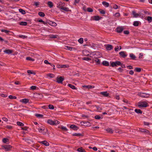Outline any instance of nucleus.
Instances as JSON below:
<instances>
[{"label":"nucleus","mask_w":152,"mask_h":152,"mask_svg":"<svg viewBox=\"0 0 152 152\" xmlns=\"http://www.w3.org/2000/svg\"><path fill=\"white\" fill-rule=\"evenodd\" d=\"M100 94L105 97H107L109 95V94L107 91L101 92Z\"/></svg>","instance_id":"17"},{"label":"nucleus","mask_w":152,"mask_h":152,"mask_svg":"<svg viewBox=\"0 0 152 152\" xmlns=\"http://www.w3.org/2000/svg\"><path fill=\"white\" fill-rule=\"evenodd\" d=\"M3 149L4 150L6 151H8L11 150L12 146L10 145H4L2 146Z\"/></svg>","instance_id":"6"},{"label":"nucleus","mask_w":152,"mask_h":152,"mask_svg":"<svg viewBox=\"0 0 152 152\" xmlns=\"http://www.w3.org/2000/svg\"><path fill=\"white\" fill-rule=\"evenodd\" d=\"M83 87L88 88H92V86H83Z\"/></svg>","instance_id":"57"},{"label":"nucleus","mask_w":152,"mask_h":152,"mask_svg":"<svg viewBox=\"0 0 152 152\" xmlns=\"http://www.w3.org/2000/svg\"><path fill=\"white\" fill-rule=\"evenodd\" d=\"M101 18L99 16L97 15L94 16L92 17L91 19L93 20L98 21L100 20Z\"/></svg>","instance_id":"9"},{"label":"nucleus","mask_w":152,"mask_h":152,"mask_svg":"<svg viewBox=\"0 0 152 152\" xmlns=\"http://www.w3.org/2000/svg\"><path fill=\"white\" fill-rule=\"evenodd\" d=\"M113 8L115 9H117L120 8V6H118L116 4H114L113 6Z\"/></svg>","instance_id":"44"},{"label":"nucleus","mask_w":152,"mask_h":152,"mask_svg":"<svg viewBox=\"0 0 152 152\" xmlns=\"http://www.w3.org/2000/svg\"><path fill=\"white\" fill-rule=\"evenodd\" d=\"M27 72L29 74H31L33 75H35L36 74V73L35 72H34L30 70H28L27 71Z\"/></svg>","instance_id":"41"},{"label":"nucleus","mask_w":152,"mask_h":152,"mask_svg":"<svg viewBox=\"0 0 152 152\" xmlns=\"http://www.w3.org/2000/svg\"><path fill=\"white\" fill-rule=\"evenodd\" d=\"M120 49H119V47L118 46H117L115 48V51L117 52L118 50L121 49V46L120 47Z\"/></svg>","instance_id":"38"},{"label":"nucleus","mask_w":152,"mask_h":152,"mask_svg":"<svg viewBox=\"0 0 152 152\" xmlns=\"http://www.w3.org/2000/svg\"><path fill=\"white\" fill-rule=\"evenodd\" d=\"M67 86L72 89L77 90V88H76L75 86L72 84H68Z\"/></svg>","instance_id":"20"},{"label":"nucleus","mask_w":152,"mask_h":152,"mask_svg":"<svg viewBox=\"0 0 152 152\" xmlns=\"http://www.w3.org/2000/svg\"><path fill=\"white\" fill-rule=\"evenodd\" d=\"M99 54V53L96 52L95 54H93V60L97 64H99L100 63V60L97 58V55Z\"/></svg>","instance_id":"4"},{"label":"nucleus","mask_w":152,"mask_h":152,"mask_svg":"<svg viewBox=\"0 0 152 152\" xmlns=\"http://www.w3.org/2000/svg\"><path fill=\"white\" fill-rule=\"evenodd\" d=\"M44 63L45 64H50L52 66V67H53V69H55V66L53 65V64H51V63H50L47 60H45L44 61Z\"/></svg>","instance_id":"21"},{"label":"nucleus","mask_w":152,"mask_h":152,"mask_svg":"<svg viewBox=\"0 0 152 152\" xmlns=\"http://www.w3.org/2000/svg\"><path fill=\"white\" fill-rule=\"evenodd\" d=\"M138 95L142 98H148L149 96V94H148L140 92L138 93Z\"/></svg>","instance_id":"7"},{"label":"nucleus","mask_w":152,"mask_h":152,"mask_svg":"<svg viewBox=\"0 0 152 152\" xmlns=\"http://www.w3.org/2000/svg\"><path fill=\"white\" fill-rule=\"evenodd\" d=\"M0 95L1 96L4 97H6L7 96V95L6 94L3 93H0Z\"/></svg>","instance_id":"59"},{"label":"nucleus","mask_w":152,"mask_h":152,"mask_svg":"<svg viewBox=\"0 0 152 152\" xmlns=\"http://www.w3.org/2000/svg\"><path fill=\"white\" fill-rule=\"evenodd\" d=\"M138 107L140 108L146 107L148 106L147 102L145 101H141L139 102L137 104Z\"/></svg>","instance_id":"3"},{"label":"nucleus","mask_w":152,"mask_h":152,"mask_svg":"<svg viewBox=\"0 0 152 152\" xmlns=\"http://www.w3.org/2000/svg\"><path fill=\"white\" fill-rule=\"evenodd\" d=\"M38 132L42 133L43 135H48V136H50V133L48 132L47 129L43 126L38 128Z\"/></svg>","instance_id":"2"},{"label":"nucleus","mask_w":152,"mask_h":152,"mask_svg":"<svg viewBox=\"0 0 152 152\" xmlns=\"http://www.w3.org/2000/svg\"><path fill=\"white\" fill-rule=\"evenodd\" d=\"M139 21H134L133 23V25L135 26H137L139 25Z\"/></svg>","instance_id":"34"},{"label":"nucleus","mask_w":152,"mask_h":152,"mask_svg":"<svg viewBox=\"0 0 152 152\" xmlns=\"http://www.w3.org/2000/svg\"><path fill=\"white\" fill-rule=\"evenodd\" d=\"M135 70L137 72H140L141 71V69L139 68L136 67L135 68Z\"/></svg>","instance_id":"53"},{"label":"nucleus","mask_w":152,"mask_h":152,"mask_svg":"<svg viewBox=\"0 0 152 152\" xmlns=\"http://www.w3.org/2000/svg\"><path fill=\"white\" fill-rule=\"evenodd\" d=\"M40 3L38 2H34V5L36 6H38L39 5Z\"/></svg>","instance_id":"63"},{"label":"nucleus","mask_w":152,"mask_h":152,"mask_svg":"<svg viewBox=\"0 0 152 152\" xmlns=\"http://www.w3.org/2000/svg\"><path fill=\"white\" fill-rule=\"evenodd\" d=\"M102 64L106 66H108L109 65V62L106 61H104L102 63Z\"/></svg>","instance_id":"24"},{"label":"nucleus","mask_w":152,"mask_h":152,"mask_svg":"<svg viewBox=\"0 0 152 152\" xmlns=\"http://www.w3.org/2000/svg\"><path fill=\"white\" fill-rule=\"evenodd\" d=\"M73 135L75 136L79 137L81 135V134L78 133H74L72 134Z\"/></svg>","instance_id":"48"},{"label":"nucleus","mask_w":152,"mask_h":152,"mask_svg":"<svg viewBox=\"0 0 152 152\" xmlns=\"http://www.w3.org/2000/svg\"><path fill=\"white\" fill-rule=\"evenodd\" d=\"M106 131L109 133H112L113 132V130L110 128H108L106 129Z\"/></svg>","instance_id":"32"},{"label":"nucleus","mask_w":152,"mask_h":152,"mask_svg":"<svg viewBox=\"0 0 152 152\" xmlns=\"http://www.w3.org/2000/svg\"><path fill=\"white\" fill-rule=\"evenodd\" d=\"M145 19L147 20L149 23L151 22L152 21V17L151 16H147L145 18Z\"/></svg>","instance_id":"23"},{"label":"nucleus","mask_w":152,"mask_h":152,"mask_svg":"<svg viewBox=\"0 0 152 152\" xmlns=\"http://www.w3.org/2000/svg\"><path fill=\"white\" fill-rule=\"evenodd\" d=\"M27 23L25 21H22L20 22L19 23V25L23 26H26L27 25Z\"/></svg>","instance_id":"28"},{"label":"nucleus","mask_w":152,"mask_h":152,"mask_svg":"<svg viewBox=\"0 0 152 152\" xmlns=\"http://www.w3.org/2000/svg\"><path fill=\"white\" fill-rule=\"evenodd\" d=\"M69 66L67 65H61L58 64L57 65V67L58 68H66L68 67Z\"/></svg>","instance_id":"13"},{"label":"nucleus","mask_w":152,"mask_h":152,"mask_svg":"<svg viewBox=\"0 0 152 152\" xmlns=\"http://www.w3.org/2000/svg\"><path fill=\"white\" fill-rule=\"evenodd\" d=\"M5 127L6 128L9 129H11L12 128V126H5Z\"/></svg>","instance_id":"54"},{"label":"nucleus","mask_w":152,"mask_h":152,"mask_svg":"<svg viewBox=\"0 0 152 152\" xmlns=\"http://www.w3.org/2000/svg\"><path fill=\"white\" fill-rule=\"evenodd\" d=\"M83 123L84 124H86V126H90V123L88 122H84Z\"/></svg>","instance_id":"60"},{"label":"nucleus","mask_w":152,"mask_h":152,"mask_svg":"<svg viewBox=\"0 0 152 152\" xmlns=\"http://www.w3.org/2000/svg\"><path fill=\"white\" fill-rule=\"evenodd\" d=\"M134 111L135 112L137 113H142V111L141 110H140L139 109H135L134 110Z\"/></svg>","instance_id":"35"},{"label":"nucleus","mask_w":152,"mask_h":152,"mask_svg":"<svg viewBox=\"0 0 152 152\" xmlns=\"http://www.w3.org/2000/svg\"><path fill=\"white\" fill-rule=\"evenodd\" d=\"M7 138H4L3 139V142L4 143H6L7 142Z\"/></svg>","instance_id":"61"},{"label":"nucleus","mask_w":152,"mask_h":152,"mask_svg":"<svg viewBox=\"0 0 152 152\" xmlns=\"http://www.w3.org/2000/svg\"><path fill=\"white\" fill-rule=\"evenodd\" d=\"M37 87L36 86H33L30 87V89L31 90H35L36 89Z\"/></svg>","instance_id":"51"},{"label":"nucleus","mask_w":152,"mask_h":152,"mask_svg":"<svg viewBox=\"0 0 152 152\" xmlns=\"http://www.w3.org/2000/svg\"><path fill=\"white\" fill-rule=\"evenodd\" d=\"M70 128L74 130H77L78 129V127L74 125H72L70 126Z\"/></svg>","instance_id":"18"},{"label":"nucleus","mask_w":152,"mask_h":152,"mask_svg":"<svg viewBox=\"0 0 152 152\" xmlns=\"http://www.w3.org/2000/svg\"><path fill=\"white\" fill-rule=\"evenodd\" d=\"M47 4L50 8H52L53 5V3L51 1H48L47 3Z\"/></svg>","instance_id":"25"},{"label":"nucleus","mask_w":152,"mask_h":152,"mask_svg":"<svg viewBox=\"0 0 152 152\" xmlns=\"http://www.w3.org/2000/svg\"><path fill=\"white\" fill-rule=\"evenodd\" d=\"M96 108L98 111H100L102 110V108L99 106H96Z\"/></svg>","instance_id":"62"},{"label":"nucleus","mask_w":152,"mask_h":152,"mask_svg":"<svg viewBox=\"0 0 152 152\" xmlns=\"http://www.w3.org/2000/svg\"><path fill=\"white\" fill-rule=\"evenodd\" d=\"M39 142L45 146H48L49 145V142L45 140L40 141Z\"/></svg>","instance_id":"16"},{"label":"nucleus","mask_w":152,"mask_h":152,"mask_svg":"<svg viewBox=\"0 0 152 152\" xmlns=\"http://www.w3.org/2000/svg\"><path fill=\"white\" fill-rule=\"evenodd\" d=\"M2 119L5 122H7L8 121V119L6 117H3L2 118Z\"/></svg>","instance_id":"64"},{"label":"nucleus","mask_w":152,"mask_h":152,"mask_svg":"<svg viewBox=\"0 0 152 152\" xmlns=\"http://www.w3.org/2000/svg\"><path fill=\"white\" fill-rule=\"evenodd\" d=\"M106 49L108 50H111L113 48L112 46L110 45H108L106 47Z\"/></svg>","instance_id":"27"},{"label":"nucleus","mask_w":152,"mask_h":152,"mask_svg":"<svg viewBox=\"0 0 152 152\" xmlns=\"http://www.w3.org/2000/svg\"><path fill=\"white\" fill-rule=\"evenodd\" d=\"M99 10L100 13L101 14H104L105 13V11L99 9Z\"/></svg>","instance_id":"46"},{"label":"nucleus","mask_w":152,"mask_h":152,"mask_svg":"<svg viewBox=\"0 0 152 152\" xmlns=\"http://www.w3.org/2000/svg\"><path fill=\"white\" fill-rule=\"evenodd\" d=\"M140 131L142 132H143L145 133H148L149 131L146 129H141V130H140Z\"/></svg>","instance_id":"52"},{"label":"nucleus","mask_w":152,"mask_h":152,"mask_svg":"<svg viewBox=\"0 0 152 152\" xmlns=\"http://www.w3.org/2000/svg\"><path fill=\"white\" fill-rule=\"evenodd\" d=\"M9 98L10 99H16L17 97L15 96H12L11 95H9Z\"/></svg>","instance_id":"49"},{"label":"nucleus","mask_w":152,"mask_h":152,"mask_svg":"<svg viewBox=\"0 0 152 152\" xmlns=\"http://www.w3.org/2000/svg\"><path fill=\"white\" fill-rule=\"evenodd\" d=\"M17 124L18 125L20 126H23L24 125V124L23 123L19 121H18L17 122Z\"/></svg>","instance_id":"40"},{"label":"nucleus","mask_w":152,"mask_h":152,"mask_svg":"<svg viewBox=\"0 0 152 152\" xmlns=\"http://www.w3.org/2000/svg\"><path fill=\"white\" fill-rule=\"evenodd\" d=\"M48 108L50 109V110H53L54 109V106L52 104H49L48 105Z\"/></svg>","instance_id":"39"},{"label":"nucleus","mask_w":152,"mask_h":152,"mask_svg":"<svg viewBox=\"0 0 152 152\" xmlns=\"http://www.w3.org/2000/svg\"><path fill=\"white\" fill-rule=\"evenodd\" d=\"M126 52L124 51H121L119 53L120 55L123 58H125L127 56Z\"/></svg>","instance_id":"14"},{"label":"nucleus","mask_w":152,"mask_h":152,"mask_svg":"<svg viewBox=\"0 0 152 152\" xmlns=\"http://www.w3.org/2000/svg\"><path fill=\"white\" fill-rule=\"evenodd\" d=\"M82 59L86 61H88L91 60V59L90 58L87 57L83 58Z\"/></svg>","instance_id":"45"},{"label":"nucleus","mask_w":152,"mask_h":152,"mask_svg":"<svg viewBox=\"0 0 152 152\" xmlns=\"http://www.w3.org/2000/svg\"><path fill=\"white\" fill-rule=\"evenodd\" d=\"M47 122L48 124L52 125L58 124L59 123V122L56 120L53 121L50 119L48 120L47 121Z\"/></svg>","instance_id":"5"},{"label":"nucleus","mask_w":152,"mask_h":152,"mask_svg":"<svg viewBox=\"0 0 152 152\" xmlns=\"http://www.w3.org/2000/svg\"><path fill=\"white\" fill-rule=\"evenodd\" d=\"M124 30L123 27L122 26H119L117 27L116 30L118 33L121 32Z\"/></svg>","instance_id":"11"},{"label":"nucleus","mask_w":152,"mask_h":152,"mask_svg":"<svg viewBox=\"0 0 152 152\" xmlns=\"http://www.w3.org/2000/svg\"><path fill=\"white\" fill-rule=\"evenodd\" d=\"M35 116L38 118H42L43 117V115L39 114H36Z\"/></svg>","instance_id":"31"},{"label":"nucleus","mask_w":152,"mask_h":152,"mask_svg":"<svg viewBox=\"0 0 152 152\" xmlns=\"http://www.w3.org/2000/svg\"><path fill=\"white\" fill-rule=\"evenodd\" d=\"M49 24L50 25L54 27L56 26L57 25V24L55 22L51 21L49 22Z\"/></svg>","instance_id":"22"},{"label":"nucleus","mask_w":152,"mask_h":152,"mask_svg":"<svg viewBox=\"0 0 152 152\" xmlns=\"http://www.w3.org/2000/svg\"><path fill=\"white\" fill-rule=\"evenodd\" d=\"M114 16L118 17L120 16V14L119 12L116 13L114 14Z\"/></svg>","instance_id":"55"},{"label":"nucleus","mask_w":152,"mask_h":152,"mask_svg":"<svg viewBox=\"0 0 152 152\" xmlns=\"http://www.w3.org/2000/svg\"><path fill=\"white\" fill-rule=\"evenodd\" d=\"M132 14L133 15V16L134 18H137L140 16V14L136 13L134 11H133L132 12Z\"/></svg>","instance_id":"15"},{"label":"nucleus","mask_w":152,"mask_h":152,"mask_svg":"<svg viewBox=\"0 0 152 152\" xmlns=\"http://www.w3.org/2000/svg\"><path fill=\"white\" fill-rule=\"evenodd\" d=\"M87 10L88 12H91L93 11V9L90 8H88L87 9Z\"/></svg>","instance_id":"56"},{"label":"nucleus","mask_w":152,"mask_h":152,"mask_svg":"<svg viewBox=\"0 0 152 152\" xmlns=\"http://www.w3.org/2000/svg\"><path fill=\"white\" fill-rule=\"evenodd\" d=\"M26 60L29 61H34V59L31 58L30 57H28L26 58Z\"/></svg>","instance_id":"50"},{"label":"nucleus","mask_w":152,"mask_h":152,"mask_svg":"<svg viewBox=\"0 0 152 152\" xmlns=\"http://www.w3.org/2000/svg\"><path fill=\"white\" fill-rule=\"evenodd\" d=\"M129 56L132 59H134L136 58L135 56L132 53L130 54Z\"/></svg>","instance_id":"33"},{"label":"nucleus","mask_w":152,"mask_h":152,"mask_svg":"<svg viewBox=\"0 0 152 152\" xmlns=\"http://www.w3.org/2000/svg\"><path fill=\"white\" fill-rule=\"evenodd\" d=\"M65 4V3L60 1L57 4V7L66 12L69 11V8L64 7Z\"/></svg>","instance_id":"1"},{"label":"nucleus","mask_w":152,"mask_h":152,"mask_svg":"<svg viewBox=\"0 0 152 152\" xmlns=\"http://www.w3.org/2000/svg\"><path fill=\"white\" fill-rule=\"evenodd\" d=\"M47 75L48 77L51 78H53L55 76L54 75L52 74H48Z\"/></svg>","instance_id":"42"},{"label":"nucleus","mask_w":152,"mask_h":152,"mask_svg":"<svg viewBox=\"0 0 152 152\" xmlns=\"http://www.w3.org/2000/svg\"><path fill=\"white\" fill-rule=\"evenodd\" d=\"M77 151L78 152H86L85 150L82 147L78 148Z\"/></svg>","instance_id":"26"},{"label":"nucleus","mask_w":152,"mask_h":152,"mask_svg":"<svg viewBox=\"0 0 152 152\" xmlns=\"http://www.w3.org/2000/svg\"><path fill=\"white\" fill-rule=\"evenodd\" d=\"M1 31L2 32H4L6 34H8L10 31L8 30H5V29H1Z\"/></svg>","instance_id":"37"},{"label":"nucleus","mask_w":152,"mask_h":152,"mask_svg":"<svg viewBox=\"0 0 152 152\" xmlns=\"http://www.w3.org/2000/svg\"><path fill=\"white\" fill-rule=\"evenodd\" d=\"M4 52L6 54H10L12 52V51L10 49H7L4 50Z\"/></svg>","instance_id":"19"},{"label":"nucleus","mask_w":152,"mask_h":152,"mask_svg":"<svg viewBox=\"0 0 152 152\" xmlns=\"http://www.w3.org/2000/svg\"><path fill=\"white\" fill-rule=\"evenodd\" d=\"M29 99H21L20 100V102H22L23 103L27 104L29 102Z\"/></svg>","instance_id":"12"},{"label":"nucleus","mask_w":152,"mask_h":152,"mask_svg":"<svg viewBox=\"0 0 152 152\" xmlns=\"http://www.w3.org/2000/svg\"><path fill=\"white\" fill-rule=\"evenodd\" d=\"M95 118L96 119H99L101 118V117L99 115H96L95 116Z\"/></svg>","instance_id":"58"},{"label":"nucleus","mask_w":152,"mask_h":152,"mask_svg":"<svg viewBox=\"0 0 152 152\" xmlns=\"http://www.w3.org/2000/svg\"><path fill=\"white\" fill-rule=\"evenodd\" d=\"M19 12L22 14H25L26 13L25 11L23 9H20L19 10Z\"/></svg>","instance_id":"36"},{"label":"nucleus","mask_w":152,"mask_h":152,"mask_svg":"<svg viewBox=\"0 0 152 152\" xmlns=\"http://www.w3.org/2000/svg\"><path fill=\"white\" fill-rule=\"evenodd\" d=\"M121 62L119 61H116L115 62H113L111 64V66L113 67L117 66L118 65H120Z\"/></svg>","instance_id":"8"},{"label":"nucleus","mask_w":152,"mask_h":152,"mask_svg":"<svg viewBox=\"0 0 152 152\" xmlns=\"http://www.w3.org/2000/svg\"><path fill=\"white\" fill-rule=\"evenodd\" d=\"M38 15L41 17H44L45 16L44 13L42 12H39Z\"/></svg>","instance_id":"43"},{"label":"nucleus","mask_w":152,"mask_h":152,"mask_svg":"<svg viewBox=\"0 0 152 152\" xmlns=\"http://www.w3.org/2000/svg\"><path fill=\"white\" fill-rule=\"evenodd\" d=\"M64 80V78L62 77H58L57 78V82L58 83H62Z\"/></svg>","instance_id":"10"},{"label":"nucleus","mask_w":152,"mask_h":152,"mask_svg":"<svg viewBox=\"0 0 152 152\" xmlns=\"http://www.w3.org/2000/svg\"><path fill=\"white\" fill-rule=\"evenodd\" d=\"M102 4L105 7H107L109 6V4L106 1H103Z\"/></svg>","instance_id":"29"},{"label":"nucleus","mask_w":152,"mask_h":152,"mask_svg":"<svg viewBox=\"0 0 152 152\" xmlns=\"http://www.w3.org/2000/svg\"><path fill=\"white\" fill-rule=\"evenodd\" d=\"M78 42H79L81 44H82L83 43V39L82 38H80L78 40Z\"/></svg>","instance_id":"47"},{"label":"nucleus","mask_w":152,"mask_h":152,"mask_svg":"<svg viewBox=\"0 0 152 152\" xmlns=\"http://www.w3.org/2000/svg\"><path fill=\"white\" fill-rule=\"evenodd\" d=\"M65 48L70 51H72L75 50V48H74L68 46H66Z\"/></svg>","instance_id":"30"}]
</instances>
